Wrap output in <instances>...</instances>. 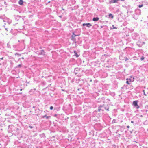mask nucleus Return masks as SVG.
<instances>
[{
	"label": "nucleus",
	"mask_w": 148,
	"mask_h": 148,
	"mask_svg": "<svg viewBox=\"0 0 148 148\" xmlns=\"http://www.w3.org/2000/svg\"><path fill=\"white\" fill-rule=\"evenodd\" d=\"M53 106H50V110H52V109H53Z\"/></svg>",
	"instance_id": "a211bd4d"
},
{
	"label": "nucleus",
	"mask_w": 148,
	"mask_h": 148,
	"mask_svg": "<svg viewBox=\"0 0 148 148\" xmlns=\"http://www.w3.org/2000/svg\"><path fill=\"white\" fill-rule=\"evenodd\" d=\"M78 35H75L74 34V33H73V34L72 35L71 38H72V40H75V36H77Z\"/></svg>",
	"instance_id": "39448f33"
},
{
	"label": "nucleus",
	"mask_w": 148,
	"mask_h": 148,
	"mask_svg": "<svg viewBox=\"0 0 148 148\" xmlns=\"http://www.w3.org/2000/svg\"><path fill=\"white\" fill-rule=\"evenodd\" d=\"M23 0H20L18 2V3L21 5H22L23 4Z\"/></svg>",
	"instance_id": "6e6552de"
},
{
	"label": "nucleus",
	"mask_w": 148,
	"mask_h": 148,
	"mask_svg": "<svg viewBox=\"0 0 148 148\" xmlns=\"http://www.w3.org/2000/svg\"><path fill=\"white\" fill-rule=\"evenodd\" d=\"M128 80V79H126V80H127L126 82V83L127 84H130V83H129V81Z\"/></svg>",
	"instance_id": "f8f14e48"
},
{
	"label": "nucleus",
	"mask_w": 148,
	"mask_h": 148,
	"mask_svg": "<svg viewBox=\"0 0 148 148\" xmlns=\"http://www.w3.org/2000/svg\"><path fill=\"white\" fill-rule=\"evenodd\" d=\"M21 67V64H19L16 67H19V68H20Z\"/></svg>",
	"instance_id": "2eb2a0df"
},
{
	"label": "nucleus",
	"mask_w": 148,
	"mask_h": 148,
	"mask_svg": "<svg viewBox=\"0 0 148 148\" xmlns=\"http://www.w3.org/2000/svg\"><path fill=\"white\" fill-rule=\"evenodd\" d=\"M133 105L135 107H136L137 109L139 108V107L138 105L137 102L136 101H134L133 102Z\"/></svg>",
	"instance_id": "f257e3e1"
},
{
	"label": "nucleus",
	"mask_w": 148,
	"mask_h": 148,
	"mask_svg": "<svg viewBox=\"0 0 148 148\" xmlns=\"http://www.w3.org/2000/svg\"><path fill=\"white\" fill-rule=\"evenodd\" d=\"M3 57H2V58H0V59H1V60H3Z\"/></svg>",
	"instance_id": "5701e85b"
},
{
	"label": "nucleus",
	"mask_w": 148,
	"mask_h": 148,
	"mask_svg": "<svg viewBox=\"0 0 148 148\" xmlns=\"http://www.w3.org/2000/svg\"><path fill=\"white\" fill-rule=\"evenodd\" d=\"M45 117H46L47 119H48L49 117L47 116L46 115L44 116H42V118H44Z\"/></svg>",
	"instance_id": "4468645a"
},
{
	"label": "nucleus",
	"mask_w": 148,
	"mask_h": 148,
	"mask_svg": "<svg viewBox=\"0 0 148 148\" xmlns=\"http://www.w3.org/2000/svg\"><path fill=\"white\" fill-rule=\"evenodd\" d=\"M74 53L75 54V55L76 56V57H78L79 56V55L77 53V52L75 51H74Z\"/></svg>",
	"instance_id": "423d86ee"
},
{
	"label": "nucleus",
	"mask_w": 148,
	"mask_h": 148,
	"mask_svg": "<svg viewBox=\"0 0 148 148\" xmlns=\"http://www.w3.org/2000/svg\"><path fill=\"white\" fill-rule=\"evenodd\" d=\"M119 0H111L109 1L110 4H112L114 3H117Z\"/></svg>",
	"instance_id": "f03ea898"
},
{
	"label": "nucleus",
	"mask_w": 148,
	"mask_h": 148,
	"mask_svg": "<svg viewBox=\"0 0 148 148\" xmlns=\"http://www.w3.org/2000/svg\"><path fill=\"white\" fill-rule=\"evenodd\" d=\"M128 60V59L127 58H125V61H126L127 60Z\"/></svg>",
	"instance_id": "aec40b11"
},
{
	"label": "nucleus",
	"mask_w": 148,
	"mask_h": 148,
	"mask_svg": "<svg viewBox=\"0 0 148 148\" xmlns=\"http://www.w3.org/2000/svg\"><path fill=\"white\" fill-rule=\"evenodd\" d=\"M109 17H111L112 19H113L114 17L111 14H109Z\"/></svg>",
	"instance_id": "1a4fd4ad"
},
{
	"label": "nucleus",
	"mask_w": 148,
	"mask_h": 148,
	"mask_svg": "<svg viewBox=\"0 0 148 148\" xmlns=\"http://www.w3.org/2000/svg\"><path fill=\"white\" fill-rule=\"evenodd\" d=\"M83 25L84 26L85 25L86 26L88 27H89L90 26H92V25L90 23H83Z\"/></svg>",
	"instance_id": "7ed1b4c3"
},
{
	"label": "nucleus",
	"mask_w": 148,
	"mask_h": 148,
	"mask_svg": "<svg viewBox=\"0 0 148 148\" xmlns=\"http://www.w3.org/2000/svg\"><path fill=\"white\" fill-rule=\"evenodd\" d=\"M99 19V18L98 17L94 18L93 19V21H98Z\"/></svg>",
	"instance_id": "0eeeda50"
},
{
	"label": "nucleus",
	"mask_w": 148,
	"mask_h": 148,
	"mask_svg": "<svg viewBox=\"0 0 148 148\" xmlns=\"http://www.w3.org/2000/svg\"><path fill=\"white\" fill-rule=\"evenodd\" d=\"M147 131H148V129H147Z\"/></svg>",
	"instance_id": "cd10ccee"
},
{
	"label": "nucleus",
	"mask_w": 148,
	"mask_h": 148,
	"mask_svg": "<svg viewBox=\"0 0 148 148\" xmlns=\"http://www.w3.org/2000/svg\"><path fill=\"white\" fill-rule=\"evenodd\" d=\"M22 89H20V91H22Z\"/></svg>",
	"instance_id": "a878e982"
},
{
	"label": "nucleus",
	"mask_w": 148,
	"mask_h": 148,
	"mask_svg": "<svg viewBox=\"0 0 148 148\" xmlns=\"http://www.w3.org/2000/svg\"><path fill=\"white\" fill-rule=\"evenodd\" d=\"M105 109L106 110L108 111L109 109V107H108V106H107L105 107Z\"/></svg>",
	"instance_id": "9b49d317"
},
{
	"label": "nucleus",
	"mask_w": 148,
	"mask_h": 148,
	"mask_svg": "<svg viewBox=\"0 0 148 148\" xmlns=\"http://www.w3.org/2000/svg\"><path fill=\"white\" fill-rule=\"evenodd\" d=\"M143 5L142 4L141 5H139L138 6V7H139V8H141V7H143Z\"/></svg>",
	"instance_id": "6ab92c4d"
},
{
	"label": "nucleus",
	"mask_w": 148,
	"mask_h": 148,
	"mask_svg": "<svg viewBox=\"0 0 148 148\" xmlns=\"http://www.w3.org/2000/svg\"><path fill=\"white\" fill-rule=\"evenodd\" d=\"M22 59L23 60L24 59V58L23 57H22Z\"/></svg>",
	"instance_id": "b1692460"
},
{
	"label": "nucleus",
	"mask_w": 148,
	"mask_h": 148,
	"mask_svg": "<svg viewBox=\"0 0 148 148\" xmlns=\"http://www.w3.org/2000/svg\"><path fill=\"white\" fill-rule=\"evenodd\" d=\"M1 65V64L0 63V65Z\"/></svg>",
	"instance_id": "c85d7f7f"
},
{
	"label": "nucleus",
	"mask_w": 148,
	"mask_h": 148,
	"mask_svg": "<svg viewBox=\"0 0 148 148\" xmlns=\"http://www.w3.org/2000/svg\"><path fill=\"white\" fill-rule=\"evenodd\" d=\"M147 108L148 109V106H147Z\"/></svg>",
	"instance_id": "bb28decb"
},
{
	"label": "nucleus",
	"mask_w": 148,
	"mask_h": 148,
	"mask_svg": "<svg viewBox=\"0 0 148 148\" xmlns=\"http://www.w3.org/2000/svg\"><path fill=\"white\" fill-rule=\"evenodd\" d=\"M45 52L43 50H42L41 51V53H40V55H44Z\"/></svg>",
	"instance_id": "9d476101"
},
{
	"label": "nucleus",
	"mask_w": 148,
	"mask_h": 148,
	"mask_svg": "<svg viewBox=\"0 0 148 148\" xmlns=\"http://www.w3.org/2000/svg\"><path fill=\"white\" fill-rule=\"evenodd\" d=\"M131 122L132 123H134V122H133V121H131Z\"/></svg>",
	"instance_id": "393cba45"
},
{
	"label": "nucleus",
	"mask_w": 148,
	"mask_h": 148,
	"mask_svg": "<svg viewBox=\"0 0 148 148\" xmlns=\"http://www.w3.org/2000/svg\"><path fill=\"white\" fill-rule=\"evenodd\" d=\"M15 55L16 56V57L18 59V60H19L20 59V58L19 57L21 56V54H19V53H16L15 54Z\"/></svg>",
	"instance_id": "20e7f679"
},
{
	"label": "nucleus",
	"mask_w": 148,
	"mask_h": 148,
	"mask_svg": "<svg viewBox=\"0 0 148 148\" xmlns=\"http://www.w3.org/2000/svg\"><path fill=\"white\" fill-rule=\"evenodd\" d=\"M144 59V58L143 56H142L141 58V60H143Z\"/></svg>",
	"instance_id": "f3484780"
},
{
	"label": "nucleus",
	"mask_w": 148,
	"mask_h": 148,
	"mask_svg": "<svg viewBox=\"0 0 148 148\" xmlns=\"http://www.w3.org/2000/svg\"><path fill=\"white\" fill-rule=\"evenodd\" d=\"M143 92H144V95L146 96H148V92L147 93V94H146L145 92V91L144 90L143 91Z\"/></svg>",
	"instance_id": "ddd939ff"
},
{
	"label": "nucleus",
	"mask_w": 148,
	"mask_h": 148,
	"mask_svg": "<svg viewBox=\"0 0 148 148\" xmlns=\"http://www.w3.org/2000/svg\"><path fill=\"white\" fill-rule=\"evenodd\" d=\"M102 106H100L99 108V109H98V110L100 111L101 110V109L100 108H101V107Z\"/></svg>",
	"instance_id": "dca6fc26"
},
{
	"label": "nucleus",
	"mask_w": 148,
	"mask_h": 148,
	"mask_svg": "<svg viewBox=\"0 0 148 148\" xmlns=\"http://www.w3.org/2000/svg\"><path fill=\"white\" fill-rule=\"evenodd\" d=\"M29 127L31 128H32L33 127L30 126H29Z\"/></svg>",
	"instance_id": "412c9836"
},
{
	"label": "nucleus",
	"mask_w": 148,
	"mask_h": 148,
	"mask_svg": "<svg viewBox=\"0 0 148 148\" xmlns=\"http://www.w3.org/2000/svg\"><path fill=\"white\" fill-rule=\"evenodd\" d=\"M127 127L128 128H129L130 127V126H127Z\"/></svg>",
	"instance_id": "4be33fe9"
}]
</instances>
